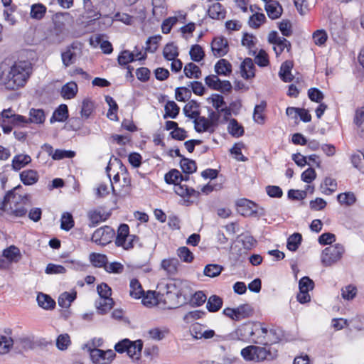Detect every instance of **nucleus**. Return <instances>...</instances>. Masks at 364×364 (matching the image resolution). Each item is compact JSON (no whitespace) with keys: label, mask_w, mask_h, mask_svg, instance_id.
Listing matches in <instances>:
<instances>
[{"label":"nucleus","mask_w":364,"mask_h":364,"mask_svg":"<svg viewBox=\"0 0 364 364\" xmlns=\"http://www.w3.org/2000/svg\"><path fill=\"white\" fill-rule=\"evenodd\" d=\"M31 69V63L26 61L15 63L12 65L2 62L0 63V84L7 90H17L25 85Z\"/></svg>","instance_id":"obj_1"},{"label":"nucleus","mask_w":364,"mask_h":364,"mask_svg":"<svg viewBox=\"0 0 364 364\" xmlns=\"http://www.w3.org/2000/svg\"><path fill=\"white\" fill-rule=\"evenodd\" d=\"M21 188L22 186L18 185L14 188V189L8 191L3 200L0 203V210L15 217L25 216L27 213V209L24 207V205L19 203L17 200L16 191Z\"/></svg>","instance_id":"obj_2"},{"label":"nucleus","mask_w":364,"mask_h":364,"mask_svg":"<svg viewBox=\"0 0 364 364\" xmlns=\"http://www.w3.org/2000/svg\"><path fill=\"white\" fill-rule=\"evenodd\" d=\"M142 348L143 341L140 339L132 341L128 338H124L114 346L115 351L119 353H127L131 358L136 360L140 359Z\"/></svg>","instance_id":"obj_3"},{"label":"nucleus","mask_w":364,"mask_h":364,"mask_svg":"<svg viewBox=\"0 0 364 364\" xmlns=\"http://www.w3.org/2000/svg\"><path fill=\"white\" fill-rule=\"evenodd\" d=\"M241 356L245 361L261 362L272 358L269 350L266 347L250 345L241 350Z\"/></svg>","instance_id":"obj_4"},{"label":"nucleus","mask_w":364,"mask_h":364,"mask_svg":"<svg viewBox=\"0 0 364 364\" xmlns=\"http://www.w3.org/2000/svg\"><path fill=\"white\" fill-rule=\"evenodd\" d=\"M344 247L340 244L330 245L322 250L321 262L324 266H331L338 262L343 253Z\"/></svg>","instance_id":"obj_5"},{"label":"nucleus","mask_w":364,"mask_h":364,"mask_svg":"<svg viewBox=\"0 0 364 364\" xmlns=\"http://www.w3.org/2000/svg\"><path fill=\"white\" fill-rule=\"evenodd\" d=\"M114 235V230L111 227L105 225L94 232L91 240L97 245L105 246L112 242Z\"/></svg>","instance_id":"obj_6"},{"label":"nucleus","mask_w":364,"mask_h":364,"mask_svg":"<svg viewBox=\"0 0 364 364\" xmlns=\"http://www.w3.org/2000/svg\"><path fill=\"white\" fill-rule=\"evenodd\" d=\"M94 364H110L116 354L112 350H103L97 348L88 349Z\"/></svg>","instance_id":"obj_7"},{"label":"nucleus","mask_w":364,"mask_h":364,"mask_svg":"<svg viewBox=\"0 0 364 364\" xmlns=\"http://www.w3.org/2000/svg\"><path fill=\"white\" fill-rule=\"evenodd\" d=\"M238 212L244 216H262L264 215L263 208L259 212L256 208L257 204L246 198H241L236 203Z\"/></svg>","instance_id":"obj_8"},{"label":"nucleus","mask_w":364,"mask_h":364,"mask_svg":"<svg viewBox=\"0 0 364 364\" xmlns=\"http://www.w3.org/2000/svg\"><path fill=\"white\" fill-rule=\"evenodd\" d=\"M276 334V330L270 329L269 331L260 324L255 323V336L252 338V341L255 343L267 345L269 342L276 343L278 338L274 340H269L267 337L269 335Z\"/></svg>","instance_id":"obj_9"},{"label":"nucleus","mask_w":364,"mask_h":364,"mask_svg":"<svg viewBox=\"0 0 364 364\" xmlns=\"http://www.w3.org/2000/svg\"><path fill=\"white\" fill-rule=\"evenodd\" d=\"M84 13L83 17L90 19L87 25L96 23V21L102 16L100 11L95 6L91 0H83Z\"/></svg>","instance_id":"obj_10"},{"label":"nucleus","mask_w":364,"mask_h":364,"mask_svg":"<svg viewBox=\"0 0 364 364\" xmlns=\"http://www.w3.org/2000/svg\"><path fill=\"white\" fill-rule=\"evenodd\" d=\"M228 42L223 36L215 37L211 43V49L215 56L222 57L228 52Z\"/></svg>","instance_id":"obj_11"},{"label":"nucleus","mask_w":364,"mask_h":364,"mask_svg":"<svg viewBox=\"0 0 364 364\" xmlns=\"http://www.w3.org/2000/svg\"><path fill=\"white\" fill-rule=\"evenodd\" d=\"M235 333L237 338L241 341H247L250 338L252 339L255 336V323H243L235 330Z\"/></svg>","instance_id":"obj_12"},{"label":"nucleus","mask_w":364,"mask_h":364,"mask_svg":"<svg viewBox=\"0 0 364 364\" xmlns=\"http://www.w3.org/2000/svg\"><path fill=\"white\" fill-rule=\"evenodd\" d=\"M130 291L129 295L134 299H140L143 297V302L144 304H151V301H146L147 297H144L145 291L143 290L142 287L137 279H132L129 284Z\"/></svg>","instance_id":"obj_13"},{"label":"nucleus","mask_w":364,"mask_h":364,"mask_svg":"<svg viewBox=\"0 0 364 364\" xmlns=\"http://www.w3.org/2000/svg\"><path fill=\"white\" fill-rule=\"evenodd\" d=\"M265 11L270 18L277 19L281 16L283 9L278 1L268 0L266 1Z\"/></svg>","instance_id":"obj_14"},{"label":"nucleus","mask_w":364,"mask_h":364,"mask_svg":"<svg viewBox=\"0 0 364 364\" xmlns=\"http://www.w3.org/2000/svg\"><path fill=\"white\" fill-rule=\"evenodd\" d=\"M255 66L253 60L250 58H246L240 65V72L242 77L245 80H249L255 77Z\"/></svg>","instance_id":"obj_15"},{"label":"nucleus","mask_w":364,"mask_h":364,"mask_svg":"<svg viewBox=\"0 0 364 364\" xmlns=\"http://www.w3.org/2000/svg\"><path fill=\"white\" fill-rule=\"evenodd\" d=\"M109 216V214L105 215L99 210H90L87 213L89 220V227L94 228L98 225L101 222L105 221Z\"/></svg>","instance_id":"obj_16"},{"label":"nucleus","mask_w":364,"mask_h":364,"mask_svg":"<svg viewBox=\"0 0 364 364\" xmlns=\"http://www.w3.org/2000/svg\"><path fill=\"white\" fill-rule=\"evenodd\" d=\"M194 127L197 132L202 133L208 132L210 133L214 132V129L211 126V122L205 117H196L194 118Z\"/></svg>","instance_id":"obj_17"},{"label":"nucleus","mask_w":364,"mask_h":364,"mask_svg":"<svg viewBox=\"0 0 364 364\" xmlns=\"http://www.w3.org/2000/svg\"><path fill=\"white\" fill-rule=\"evenodd\" d=\"M20 180L25 186H32L39 179V175L36 170L26 169L20 173Z\"/></svg>","instance_id":"obj_18"},{"label":"nucleus","mask_w":364,"mask_h":364,"mask_svg":"<svg viewBox=\"0 0 364 364\" xmlns=\"http://www.w3.org/2000/svg\"><path fill=\"white\" fill-rule=\"evenodd\" d=\"M179 261L177 258L164 259L161 262V267L168 276H175L178 272Z\"/></svg>","instance_id":"obj_19"},{"label":"nucleus","mask_w":364,"mask_h":364,"mask_svg":"<svg viewBox=\"0 0 364 364\" xmlns=\"http://www.w3.org/2000/svg\"><path fill=\"white\" fill-rule=\"evenodd\" d=\"M69 117L68 106L65 104H61L58 108L55 109L52 117L50 119L51 124L55 122H63Z\"/></svg>","instance_id":"obj_20"},{"label":"nucleus","mask_w":364,"mask_h":364,"mask_svg":"<svg viewBox=\"0 0 364 364\" xmlns=\"http://www.w3.org/2000/svg\"><path fill=\"white\" fill-rule=\"evenodd\" d=\"M114 304L112 298H100L95 301V307L99 314L104 315L112 309Z\"/></svg>","instance_id":"obj_21"},{"label":"nucleus","mask_w":364,"mask_h":364,"mask_svg":"<svg viewBox=\"0 0 364 364\" xmlns=\"http://www.w3.org/2000/svg\"><path fill=\"white\" fill-rule=\"evenodd\" d=\"M31 162V158L28 154H18L12 159V169L17 171Z\"/></svg>","instance_id":"obj_22"},{"label":"nucleus","mask_w":364,"mask_h":364,"mask_svg":"<svg viewBox=\"0 0 364 364\" xmlns=\"http://www.w3.org/2000/svg\"><path fill=\"white\" fill-rule=\"evenodd\" d=\"M292 67L293 63L290 60H286L282 64L279 75L282 81L289 82L293 80L294 77L291 73Z\"/></svg>","instance_id":"obj_23"},{"label":"nucleus","mask_w":364,"mask_h":364,"mask_svg":"<svg viewBox=\"0 0 364 364\" xmlns=\"http://www.w3.org/2000/svg\"><path fill=\"white\" fill-rule=\"evenodd\" d=\"M28 123L42 124L46 120V114L42 109L31 108L29 111Z\"/></svg>","instance_id":"obj_24"},{"label":"nucleus","mask_w":364,"mask_h":364,"mask_svg":"<svg viewBox=\"0 0 364 364\" xmlns=\"http://www.w3.org/2000/svg\"><path fill=\"white\" fill-rule=\"evenodd\" d=\"M208 16L213 19H223L225 17L226 11L223 5L218 2L214 3L208 10Z\"/></svg>","instance_id":"obj_25"},{"label":"nucleus","mask_w":364,"mask_h":364,"mask_svg":"<svg viewBox=\"0 0 364 364\" xmlns=\"http://www.w3.org/2000/svg\"><path fill=\"white\" fill-rule=\"evenodd\" d=\"M215 72L218 75L228 76L232 72V65L227 60L220 59L215 65Z\"/></svg>","instance_id":"obj_26"},{"label":"nucleus","mask_w":364,"mask_h":364,"mask_svg":"<svg viewBox=\"0 0 364 364\" xmlns=\"http://www.w3.org/2000/svg\"><path fill=\"white\" fill-rule=\"evenodd\" d=\"M77 92V85L74 82H70L64 85L60 91L61 96L64 99L70 100L75 97Z\"/></svg>","instance_id":"obj_27"},{"label":"nucleus","mask_w":364,"mask_h":364,"mask_svg":"<svg viewBox=\"0 0 364 364\" xmlns=\"http://www.w3.org/2000/svg\"><path fill=\"white\" fill-rule=\"evenodd\" d=\"M129 235V227L127 224H121L117 230V235L115 240V245L117 247H122L124 245V241L127 240Z\"/></svg>","instance_id":"obj_28"},{"label":"nucleus","mask_w":364,"mask_h":364,"mask_svg":"<svg viewBox=\"0 0 364 364\" xmlns=\"http://www.w3.org/2000/svg\"><path fill=\"white\" fill-rule=\"evenodd\" d=\"M223 304L222 298L217 295H212L208 299L206 308L209 312L215 313L222 308Z\"/></svg>","instance_id":"obj_29"},{"label":"nucleus","mask_w":364,"mask_h":364,"mask_svg":"<svg viewBox=\"0 0 364 364\" xmlns=\"http://www.w3.org/2000/svg\"><path fill=\"white\" fill-rule=\"evenodd\" d=\"M164 119H176L179 114L180 107L174 101H168L164 107Z\"/></svg>","instance_id":"obj_30"},{"label":"nucleus","mask_w":364,"mask_h":364,"mask_svg":"<svg viewBox=\"0 0 364 364\" xmlns=\"http://www.w3.org/2000/svg\"><path fill=\"white\" fill-rule=\"evenodd\" d=\"M253 309L250 305L242 304L235 308V321H239L241 319L249 318L252 315Z\"/></svg>","instance_id":"obj_31"},{"label":"nucleus","mask_w":364,"mask_h":364,"mask_svg":"<svg viewBox=\"0 0 364 364\" xmlns=\"http://www.w3.org/2000/svg\"><path fill=\"white\" fill-rule=\"evenodd\" d=\"M37 301L39 306L44 309H53L55 306V301L49 295L43 293L38 294Z\"/></svg>","instance_id":"obj_32"},{"label":"nucleus","mask_w":364,"mask_h":364,"mask_svg":"<svg viewBox=\"0 0 364 364\" xmlns=\"http://www.w3.org/2000/svg\"><path fill=\"white\" fill-rule=\"evenodd\" d=\"M164 180L168 184L176 186L183 181V174L178 170L173 168L165 174Z\"/></svg>","instance_id":"obj_33"},{"label":"nucleus","mask_w":364,"mask_h":364,"mask_svg":"<svg viewBox=\"0 0 364 364\" xmlns=\"http://www.w3.org/2000/svg\"><path fill=\"white\" fill-rule=\"evenodd\" d=\"M105 101L109 107L107 113V117L111 120L117 121L118 116L117 112L118 110V105L116 101L113 97L108 95L105 97Z\"/></svg>","instance_id":"obj_34"},{"label":"nucleus","mask_w":364,"mask_h":364,"mask_svg":"<svg viewBox=\"0 0 364 364\" xmlns=\"http://www.w3.org/2000/svg\"><path fill=\"white\" fill-rule=\"evenodd\" d=\"M3 255L10 262H18L21 258L20 250L14 245L5 249L3 252Z\"/></svg>","instance_id":"obj_35"},{"label":"nucleus","mask_w":364,"mask_h":364,"mask_svg":"<svg viewBox=\"0 0 364 364\" xmlns=\"http://www.w3.org/2000/svg\"><path fill=\"white\" fill-rule=\"evenodd\" d=\"M183 73L188 78L199 79L201 76L200 68L193 63L186 64L184 67Z\"/></svg>","instance_id":"obj_36"},{"label":"nucleus","mask_w":364,"mask_h":364,"mask_svg":"<svg viewBox=\"0 0 364 364\" xmlns=\"http://www.w3.org/2000/svg\"><path fill=\"white\" fill-rule=\"evenodd\" d=\"M77 293L75 291L69 293L64 292L58 298V305L63 308H69L71 303L76 299Z\"/></svg>","instance_id":"obj_37"},{"label":"nucleus","mask_w":364,"mask_h":364,"mask_svg":"<svg viewBox=\"0 0 364 364\" xmlns=\"http://www.w3.org/2000/svg\"><path fill=\"white\" fill-rule=\"evenodd\" d=\"M228 131L234 137H240L244 134L243 127L235 119H231L228 126Z\"/></svg>","instance_id":"obj_38"},{"label":"nucleus","mask_w":364,"mask_h":364,"mask_svg":"<svg viewBox=\"0 0 364 364\" xmlns=\"http://www.w3.org/2000/svg\"><path fill=\"white\" fill-rule=\"evenodd\" d=\"M73 49H74V47L71 46L61 54L62 61L65 67H68L75 63L77 55Z\"/></svg>","instance_id":"obj_39"},{"label":"nucleus","mask_w":364,"mask_h":364,"mask_svg":"<svg viewBox=\"0 0 364 364\" xmlns=\"http://www.w3.org/2000/svg\"><path fill=\"white\" fill-rule=\"evenodd\" d=\"M46 7L42 4H34L31 7L30 16L32 18L36 20H41L46 13Z\"/></svg>","instance_id":"obj_40"},{"label":"nucleus","mask_w":364,"mask_h":364,"mask_svg":"<svg viewBox=\"0 0 364 364\" xmlns=\"http://www.w3.org/2000/svg\"><path fill=\"white\" fill-rule=\"evenodd\" d=\"M180 166L186 174H191L196 171L197 166L195 161L183 157L180 161Z\"/></svg>","instance_id":"obj_41"},{"label":"nucleus","mask_w":364,"mask_h":364,"mask_svg":"<svg viewBox=\"0 0 364 364\" xmlns=\"http://www.w3.org/2000/svg\"><path fill=\"white\" fill-rule=\"evenodd\" d=\"M198 107L199 105L196 101L191 100L184 106L183 109L184 114L190 119H194L196 117H198V115H200V112L194 110V109L198 108Z\"/></svg>","instance_id":"obj_42"},{"label":"nucleus","mask_w":364,"mask_h":364,"mask_svg":"<svg viewBox=\"0 0 364 364\" xmlns=\"http://www.w3.org/2000/svg\"><path fill=\"white\" fill-rule=\"evenodd\" d=\"M354 124L360 128V136L364 138V106L356 109L354 119Z\"/></svg>","instance_id":"obj_43"},{"label":"nucleus","mask_w":364,"mask_h":364,"mask_svg":"<svg viewBox=\"0 0 364 364\" xmlns=\"http://www.w3.org/2000/svg\"><path fill=\"white\" fill-rule=\"evenodd\" d=\"M302 240V236L300 233L295 232L290 235L287 239V247L288 250L295 252L299 248Z\"/></svg>","instance_id":"obj_44"},{"label":"nucleus","mask_w":364,"mask_h":364,"mask_svg":"<svg viewBox=\"0 0 364 364\" xmlns=\"http://www.w3.org/2000/svg\"><path fill=\"white\" fill-rule=\"evenodd\" d=\"M163 55L167 60H172L178 55V47L170 43L166 45L163 50Z\"/></svg>","instance_id":"obj_45"},{"label":"nucleus","mask_w":364,"mask_h":364,"mask_svg":"<svg viewBox=\"0 0 364 364\" xmlns=\"http://www.w3.org/2000/svg\"><path fill=\"white\" fill-rule=\"evenodd\" d=\"M176 253L181 260L186 263H191L194 259L193 252L187 247H180Z\"/></svg>","instance_id":"obj_46"},{"label":"nucleus","mask_w":364,"mask_h":364,"mask_svg":"<svg viewBox=\"0 0 364 364\" xmlns=\"http://www.w3.org/2000/svg\"><path fill=\"white\" fill-rule=\"evenodd\" d=\"M189 54L191 59L195 62H200L203 60L205 57L203 49L198 44H196L191 46Z\"/></svg>","instance_id":"obj_47"},{"label":"nucleus","mask_w":364,"mask_h":364,"mask_svg":"<svg viewBox=\"0 0 364 364\" xmlns=\"http://www.w3.org/2000/svg\"><path fill=\"white\" fill-rule=\"evenodd\" d=\"M169 333V330L167 328H153L148 331L149 337L155 341H161L165 336Z\"/></svg>","instance_id":"obj_48"},{"label":"nucleus","mask_w":364,"mask_h":364,"mask_svg":"<svg viewBox=\"0 0 364 364\" xmlns=\"http://www.w3.org/2000/svg\"><path fill=\"white\" fill-rule=\"evenodd\" d=\"M90 260L92 264L97 267H106L108 262L105 255L95 252L90 255Z\"/></svg>","instance_id":"obj_49"},{"label":"nucleus","mask_w":364,"mask_h":364,"mask_svg":"<svg viewBox=\"0 0 364 364\" xmlns=\"http://www.w3.org/2000/svg\"><path fill=\"white\" fill-rule=\"evenodd\" d=\"M358 289L355 286L348 284L341 289V296L347 301L353 300L357 295Z\"/></svg>","instance_id":"obj_50"},{"label":"nucleus","mask_w":364,"mask_h":364,"mask_svg":"<svg viewBox=\"0 0 364 364\" xmlns=\"http://www.w3.org/2000/svg\"><path fill=\"white\" fill-rule=\"evenodd\" d=\"M322 192L326 195L333 193L337 188V183L336 180L331 178H326L323 183L320 185Z\"/></svg>","instance_id":"obj_51"},{"label":"nucleus","mask_w":364,"mask_h":364,"mask_svg":"<svg viewBox=\"0 0 364 364\" xmlns=\"http://www.w3.org/2000/svg\"><path fill=\"white\" fill-rule=\"evenodd\" d=\"M94 109L93 102L89 99H85L82 103V107L80 111L81 117L85 119H87Z\"/></svg>","instance_id":"obj_52"},{"label":"nucleus","mask_w":364,"mask_h":364,"mask_svg":"<svg viewBox=\"0 0 364 364\" xmlns=\"http://www.w3.org/2000/svg\"><path fill=\"white\" fill-rule=\"evenodd\" d=\"M266 17L262 13H255L252 15L249 18V26L252 28H258L264 23Z\"/></svg>","instance_id":"obj_53"},{"label":"nucleus","mask_w":364,"mask_h":364,"mask_svg":"<svg viewBox=\"0 0 364 364\" xmlns=\"http://www.w3.org/2000/svg\"><path fill=\"white\" fill-rule=\"evenodd\" d=\"M191 97V91L186 87H177L175 90L176 100L179 102H186Z\"/></svg>","instance_id":"obj_54"},{"label":"nucleus","mask_w":364,"mask_h":364,"mask_svg":"<svg viewBox=\"0 0 364 364\" xmlns=\"http://www.w3.org/2000/svg\"><path fill=\"white\" fill-rule=\"evenodd\" d=\"M223 269V267L219 264H210L205 267L203 272L205 276L215 277L218 276Z\"/></svg>","instance_id":"obj_55"},{"label":"nucleus","mask_w":364,"mask_h":364,"mask_svg":"<svg viewBox=\"0 0 364 364\" xmlns=\"http://www.w3.org/2000/svg\"><path fill=\"white\" fill-rule=\"evenodd\" d=\"M337 198L341 204H344L348 206L353 205L356 200L354 193L351 192L340 193L338 195Z\"/></svg>","instance_id":"obj_56"},{"label":"nucleus","mask_w":364,"mask_h":364,"mask_svg":"<svg viewBox=\"0 0 364 364\" xmlns=\"http://www.w3.org/2000/svg\"><path fill=\"white\" fill-rule=\"evenodd\" d=\"M266 105V102L262 101L259 105H257L255 107L253 118L257 123L262 124L264 122V117L262 115V112L264 110Z\"/></svg>","instance_id":"obj_57"},{"label":"nucleus","mask_w":364,"mask_h":364,"mask_svg":"<svg viewBox=\"0 0 364 364\" xmlns=\"http://www.w3.org/2000/svg\"><path fill=\"white\" fill-rule=\"evenodd\" d=\"M161 37L154 36L149 37L146 42L145 50L146 53H154L158 48V44Z\"/></svg>","instance_id":"obj_58"},{"label":"nucleus","mask_w":364,"mask_h":364,"mask_svg":"<svg viewBox=\"0 0 364 364\" xmlns=\"http://www.w3.org/2000/svg\"><path fill=\"white\" fill-rule=\"evenodd\" d=\"M181 296L165 292L164 303L168 304V309H175L179 306V299Z\"/></svg>","instance_id":"obj_59"},{"label":"nucleus","mask_w":364,"mask_h":364,"mask_svg":"<svg viewBox=\"0 0 364 364\" xmlns=\"http://www.w3.org/2000/svg\"><path fill=\"white\" fill-rule=\"evenodd\" d=\"M61 229L68 231L74 226L73 215L69 213H64L61 217Z\"/></svg>","instance_id":"obj_60"},{"label":"nucleus","mask_w":364,"mask_h":364,"mask_svg":"<svg viewBox=\"0 0 364 364\" xmlns=\"http://www.w3.org/2000/svg\"><path fill=\"white\" fill-rule=\"evenodd\" d=\"M134 61V53L124 50L118 56V63L121 65H127L129 63Z\"/></svg>","instance_id":"obj_61"},{"label":"nucleus","mask_w":364,"mask_h":364,"mask_svg":"<svg viewBox=\"0 0 364 364\" xmlns=\"http://www.w3.org/2000/svg\"><path fill=\"white\" fill-rule=\"evenodd\" d=\"M70 343V338L68 333L60 334L56 339V346L60 350H66Z\"/></svg>","instance_id":"obj_62"},{"label":"nucleus","mask_w":364,"mask_h":364,"mask_svg":"<svg viewBox=\"0 0 364 364\" xmlns=\"http://www.w3.org/2000/svg\"><path fill=\"white\" fill-rule=\"evenodd\" d=\"M349 325L357 331L364 332V316L358 315L349 321Z\"/></svg>","instance_id":"obj_63"},{"label":"nucleus","mask_w":364,"mask_h":364,"mask_svg":"<svg viewBox=\"0 0 364 364\" xmlns=\"http://www.w3.org/2000/svg\"><path fill=\"white\" fill-rule=\"evenodd\" d=\"M351 162L353 165L364 173V154L358 153L353 154L351 156Z\"/></svg>","instance_id":"obj_64"}]
</instances>
